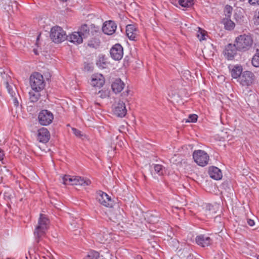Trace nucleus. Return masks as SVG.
<instances>
[{
  "label": "nucleus",
  "mask_w": 259,
  "mask_h": 259,
  "mask_svg": "<svg viewBox=\"0 0 259 259\" xmlns=\"http://www.w3.org/2000/svg\"><path fill=\"white\" fill-rule=\"evenodd\" d=\"M255 54H259V43L256 46Z\"/></svg>",
  "instance_id": "45"
},
{
  "label": "nucleus",
  "mask_w": 259,
  "mask_h": 259,
  "mask_svg": "<svg viewBox=\"0 0 259 259\" xmlns=\"http://www.w3.org/2000/svg\"><path fill=\"white\" fill-rule=\"evenodd\" d=\"M62 183L64 185H75L78 186L79 188L76 189H86V187L90 186L91 181L87 178L80 176H71L70 175H64L62 178Z\"/></svg>",
  "instance_id": "2"
},
{
  "label": "nucleus",
  "mask_w": 259,
  "mask_h": 259,
  "mask_svg": "<svg viewBox=\"0 0 259 259\" xmlns=\"http://www.w3.org/2000/svg\"><path fill=\"white\" fill-rule=\"evenodd\" d=\"M193 158L194 161L201 166H204L208 164L209 157L207 153L203 150H198L194 151Z\"/></svg>",
  "instance_id": "7"
},
{
  "label": "nucleus",
  "mask_w": 259,
  "mask_h": 259,
  "mask_svg": "<svg viewBox=\"0 0 259 259\" xmlns=\"http://www.w3.org/2000/svg\"><path fill=\"white\" fill-rule=\"evenodd\" d=\"M29 83L33 91L40 92L44 89L46 85L43 76L38 72H34L31 75Z\"/></svg>",
  "instance_id": "4"
},
{
  "label": "nucleus",
  "mask_w": 259,
  "mask_h": 259,
  "mask_svg": "<svg viewBox=\"0 0 259 259\" xmlns=\"http://www.w3.org/2000/svg\"><path fill=\"white\" fill-rule=\"evenodd\" d=\"M208 174L211 178L215 180H220L223 177L221 169L216 166H210L208 168Z\"/></svg>",
  "instance_id": "18"
},
{
  "label": "nucleus",
  "mask_w": 259,
  "mask_h": 259,
  "mask_svg": "<svg viewBox=\"0 0 259 259\" xmlns=\"http://www.w3.org/2000/svg\"><path fill=\"white\" fill-rule=\"evenodd\" d=\"M18 4L16 1L10 2L8 8H5L7 11L12 13H15L18 10Z\"/></svg>",
  "instance_id": "27"
},
{
  "label": "nucleus",
  "mask_w": 259,
  "mask_h": 259,
  "mask_svg": "<svg viewBox=\"0 0 259 259\" xmlns=\"http://www.w3.org/2000/svg\"><path fill=\"white\" fill-rule=\"evenodd\" d=\"M98 256V252L96 251H94L91 252L90 254L88 255V257L89 259H94L92 258V257H96L97 258Z\"/></svg>",
  "instance_id": "37"
},
{
  "label": "nucleus",
  "mask_w": 259,
  "mask_h": 259,
  "mask_svg": "<svg viewBox=\"0 0 259 259\" xmlns=\"http://www.w3.org/2000/svg\"><path fill=\"white\" fill-rule=\"evenodd\" d=\"M50 139L49 131L45 127H42L38 131L37 140L42 143H47Z\"/></svg>",
  "instance_id": "16"
},
{
  "label": "nucleus",
  "mask_w": 259,
  "mask_h": 259,
  "mask_svg": "<svg viewBox=\"0 0 259 259\" xmlns=\"http://www.w3.org/2000/svg\"><path fill=\"white\" fill-rule=\"evenodd\" d=\"M99 94H100V97L101 98H105L108 96L107 94H106V92L105 91H101L99 92Z\"/></svg>",
  "instance_id": "39"
},
{
  "label": "nucleus",
  "mask_w": 259,
  "mask_h": 259,
  "mask_svg": "<svg viewBox=\"0 0 259 259\" xmlns=\"http://www.w3.org/2000/svg\"><path fill=\"white\" fill-rule=\"evenodd\" d=\"M84 69L87 71H90L93 69V67L89 63H85L84 65Z\"/></svg>",
  "instance_id": "36"
},
{
  "label": "nucleus",
  "mask_w": 259,
  "mask_h": 259,
  "mask_svg": "<svg viewBox=\"0 0 259 259\" xmlns=\"http://www.w3.org/2000/svg\"><path fill=\"white\" fill-rule=\"evenodd\" d=\"M98 34L92 35L93 37L91 38L88 42L89 47L92 48H97L100 46V41Z\"/></svg>",
  "instance_id": "23"
},
{
  "label": "nucleus",
  "mask_w": 259,
  "mask_h": 259,
  "mask_svg": "<svg viewBox=\"0 0 259 259\" xmlns=\"http://www.w3.org/2000/svg\"><path fill=\"white\" fill-rule=\"evenodd\" d=\"M4 155L3 153V151L2 149L0 148V160L3 159V156Z\"/></svg>",
  "instance_id": "44"
},
{
  "label": "nucleus",
  "mask_w": 259,
  "mask_h": 259,
  "mask_svg": "<svg viewBox=\"0 0 259 259\" xmlns=\"http://www.w3.org/2000/svg\"><path fill=\"white\" fill-rule=\"evenodd\" d=\"M114 211L116 213V215L115 216H112L111 217L117 220H120L122 218V216L120 214V208H117L116 209L114 210Z\"/></svg>",
  "instance_id": "35"
},
{
  "label": "nucleus",
  "mask_w": 259,
  "mask_h": 259,
  "mask_svg": "<svg viewBox=\"0 0 259 259\" xmlns=\"http://www.w3.org/2000/svg\"><path fill=\"white\" fill-rule=\"evenodd\" d=\"M73 132L74 134L77 136V137H81L82 136V134L81 133V132L79 131L78 130H77L75 128H72Z\"/></svg>",
  "instance_id": "38"
},
{
  "label": "nucleus",
  "mask_w": 259,
  "mask_h": 259,
  "mask_svg": "<svg viewBox=\"0 0 259 259\" xmlns=\"http://www.w3.org/2000/svg\"><path fill=\"white\" fill-rule=\"evenodd\" d=\"M248 3L251 5H259V0H248Z\"/></svg>",
  "instance_id": "40"
},
{
  "label": "nucleus",
  "mask_w": 259,
  "mask_h": 259,
  "mask_svg": "<svg viewBox=\"0 0 259 259\" xmlns=\"http://www.w3.org/2000/svg\"><path fill=\"white\" fill-rule=\"evenodd\" d=\"M34 53H35L36 55H37V53L36 51L35 50H34Z\"/></svg>",
  "instance_id": "49"
},
{
  "label": "nucleus",
  "mask_w": 259,
  "mask_h": 259,
  "mask_svg": "<svg viewBox=\"0 0 259 259\" xmlns=\"http://www.w3.org/2000/svg\"><path fill=\"white\" fill-rule=\"evenodd\" d=\"M104 83V77L102 74H95L92 76L91 84L92 86L101 88Z\"/></svg>",
  "instance_id": "17"
},
{
  "label": "nucleus",
  "mask_w": 259,
  "mask_h": 259,
  "mask_svg": "<svg viewBox=\"0 0 259 259\" xmlns=\"http://www.w3.org/2000/svg\"><path fill=\"white\" fill-rule=\"evenodd\" d=\"M6 88L11 97H18V92L16 87L14 84H10L8 81L6 82Z\"/></svg>",
  "instance_id": "24"
},
{
  "label": "nucleus",
  "mask_w": 259,
  "mask_h": 259,
  "mask_svg": "<svg viewBox=\"0 0 259 259\" xmlns=\"http://www.w3.org/2000/svg\"><path fill=\"white\" fill-rule=\"evenodd\" d=\"M124 82L120 79L118 78L113 82L111 85L113 91L115 93H119L121 92L124 87Z\"/></svg>",
  "instance_id": "22"
},
{
  "label": "nucleus",
  "mask_w": 259,
  "mask_h": 259,
  "mask_svg": "<svg viewBox=\"0 0 259 259\" xmlns=\"http://www.w3.org/2000/svg\"><path fill=\"white\" fill-rule=\"evenodd\" d=\"M66 40L75 44H80L83 41V39L78 31L67 35Z\"/></svg>",
  "instance_id": "21"
},
{
  "label": "nucleus",
  "mask_w": 259,
  "mask_h": 259,
  "mask_svg": "<svg viewBox=\"0 0 259 259\" xmlns=\"http://www.w3.org/2000/svg\"><path fill=\"white\" fill-rule=\"evenodd\" d=\"M96 199L106 207H112L114 203V198L109 195H97Z\"/></svg>",
  "instance_id": "15"
},
{
  "label": "nucleus",
  "mask_w": 259,
  "mask_h": 259,
  "mask_svg": "<svg viewBox=\"0 0 259 259\" xmlns=\"http://www.w3.org/2000/svg\"><path fill=\"white\" fill-rule=\"evenodd\" d=\"M238 49L235 44H229L227 45L224 50L223 53L225 58L229 60H232L237 54Z\"/></svg>",
  "instance_id": "10"
},
{
  "label": "nucleus",
  "mask_w": 259,
  "mask_h": 259,
  "mask_svg": "<svg viewBox=\"0 0 259 259\" xmlns=\"http://www.w3.org/2000/svg\"><path fill=\"white\" fill-rule=\"evenodd\" d=\"M197 244L201 246L205 247L210 244L211 239L204 235L197 236L195 239Z\"/></svg>",
  "instance_id": "20"
},
{
  "label": "nucleus",
  "mask_w": 259,
  "mask_h": 259,
  "mask_svg": "<svg viewBox=\"0 0 259 259\" xmlns=\"http://www.w3.org/2000/svg\"><path fill=\"white\" fill-rule=\"evenodd\" d=\"M138 31V30L134 25H127L126 27V34L130 40H137Z\"/></svg>",
  "instance_id": "19"
},
{
  "label": "nucleus",
  "mask_w": 259,
  "mask_h": 259,
  "mask_svg": "<svg viewBox=\"0 0 259 259\" xmlns=\"http://www.w3.org/2000/svg\"><path fill=\"white\" fill-rule=\"evenodd\" d=\"M198 116L196 114H190L189 115L187 122H196L197 120Z\"/></svg>",
  "instance_id": "34"
},
{
  "label": "nucleus",
  "mask_w": 259,
  "mask_h": 259,
  "mask_svg": "<svg viewBox=\"0 0 259 259\" xmlns=\"http://www.w3.org/2000/svg\"><path fill=\"white\" fill-rule=\"evenodd\" d=\"M111 57L115 60H120L123 55V48L121 45L116 44L110 49Z\"/></svg>",
  "instance_id": "11"
},
{
  "label": "nucleus",
  "mask_w": 259,
  "mask_h": 259,
  "mask_svg": "<svg viewBox=\"0 0 259 259\" xmlns=\"http://www.w3.org/2000/svg\"><path fill=\"white\" fill-rule=\"evenodd\" d=\"M49 220L46 215L40 214L37 224L35 226L33 232L36 245H38L42 238L45 236L46 232L49 229Z\"/></svg>",
  "instance_id": "1"
},
{
  "label": "nucleus",
  "mask_w": 259,
  "mask_h": 259,
  "mask_svg": "<svg viewBox=\"0 0 259 259\" xmlns=\"http://www.w3.org/2000/svg\"><path fill=\"white\" fill-rule=\"evenodd\" d=\"M245 0H240L241 2H244Z\"/></svg>",
  "instance_id": "53"
},
{
  "label": "nucleus",
  "mask_w": 259,
  "mask_h": 259,
  "mask_svg": "<svg viewBox=\"0 0 259 259\" xmlns=\"http://www.w3.org/2000/svg\"><path fill=\"white\" fill-rule=\"evenodd\" d=\"M116 28V23L113 21L109 20L103 24L102 31L106 34L111 35L115 32Z\"/></svg>",
  "instance_id": "13"
},
{
  "label": "nucleus",
  "mask_w": 259,
  "mask_h": 259,
  "mask_svg": "<svg viewBox=\"0 0 259 259\" xmlns=\"http://www.w3.org/2000/svg\"><path fill=\"white\" fill-rule=\"evenodd\" d=\"M13 100V103L14 104V105L15 107H18L19 105V100H21V97L20 95H18V97H13L11 98Z\"/></svg>",
  "instance_id": "33"
},
{
  "label": "nucleus",
  "mask_w": 259,
  "mask_h": 259,
  "mask_svg": "<svg viewBox=\"0 0 259 259\" xmlns=\"http://www.w3.org/2000/svg\"><path fill=\"white\" fill-rule=\"evenodd\" d=\"M40 92L37 91H30L29 93V99L30 102L35 103L36 102L40 97V94L39 93Z\"/></svg>",
  "instance_id": "25"
},
{
  "label": "nucleus",
  "mask_w": 259,
  "mask_h": 259,
  "mask_svg": "<svg viewBox=\"0 0 259 259\" xmlns=\"http://www.w3.org/2000/svg\"><path fill=\"white\" fill-rule=\"evenodd\" d=\"M257 259H259V255H257Z\"/></svg>",
  "instance_id": "52"
},
{
  "label": "nucleus",
  "mask_w": 259,
  "mask_h": 259,
  "mask_svg": "<svg viewBox=\"0 0 259 259\" xmlns=\"http://www.w3.org/2000/svg\"><path fill=\"white\" fill-rule=\"evenodd\" d=\"M178 3L184 8H190L194 5L193 0H179Z\"/></svg>",
  "instance_id": "28"
},
{
  "label": "nucleus",
  "mask_w": 259,
  "mask_h": 259,
  "mask_svg": "<svg viewBox=\"0 0 259 259\" xmlns=\"http://www.w3.org/2000/svg\"><path fill=\"white\" fill-rule=\"evenodd\" d=\"M78 31L83 39L88 38L90 34L94 35L99 33V28L93 24L90 27L87 24H83L79 28Z\"/></svg>",
  "instance_id": "6"
},
{
  "label": "nucleus",
  "mask_w": 259,
  "mask_h": 259,
  "mask_svg": "<svg viewBox=\"0 0 259 259\" xmlns=\"http://www.w3.org/2000/svg\"><path fill=\"white\" fill-rule=\"evenodd\" d=\"M97 194H102V195H104V194H107V193L100 190V191H99L97 192Z\"/></svg>",
  "instance_id": "47"
},
{
  "label": "nucleus",
  "mask_w": 259,
  "mask_h": 259,
  "mask_svg": "<svg viewBox=\"0 0 259 259\" xmlns=\"http://www.w3.org/2000/svg\"><path fill=\"white\" fill-rule=\"evenodd\" d=\"M229 72L232 78L239 79L244 71L241 65H230L228 66Z\"/></svg>",
  "instance_id": "12"
},
{
  "label": "nucleus",
  "mask_w": 259,
  "mask_h": 259,
  "mask_svg": "<svg viewBox=\"0 0 259 259\" xmlns=\"http://www.w3.org/2000/svg\"><path fill=\"white\" fill-rule=\"evenodd\" d=\"M126 112L127 110L125 103L122 101H119L115 106L114 109V114L118 117H123L125 116Z\"/></svg>",
  "instance_id": "14"
},
{
  "label": "nucleus",
  "mask_w": 259,
  "mask_h": 259,
  "mask_svg": "<svg viewBox=\"0 0 259 259\" xmlns=\"http://www.w3.org/2000/svg\"><path fill=\"white\" fill-rule=\"evenodd\" d=\"M247 222L248 225L251 227L253 226L255 224L254 221L251 219H248Z\"/></svg>",
  "instance_id": "42"
},
{
  "label": "nucleus",
  "mask_w": 259,
  "mask_h": 259,
  "mask_svg": "<svg viewBox=\"0 0 259 259\" xmlns=\"http://www.w3.org/2000/svg\"><path fill=\"white\" fill-rule=\"evenodd\" d=\"M39 123L42 125H48L51 124L54 119L53 113L48 110H42L38 114Z\"/></svg>",
  "instance_id": "9"
},
{
  "label": "nucleus",
  "mask_w": 259,
  "mask_h": 259,
  "mask_svg": "<svg viewBox=\"0 0 259 259\" xmlns=\"http://www.w3.org/2000/svg\"><path fill=\"white\" fill-rule=\"evenodd\" d=\"M8 172H9V174L11 175V172L9 170H8Z\"/></svg>",
  "instance_id": "51"
},
{
  "label": "nucleus",
  "mask_w": 259,
  "mask_h": 259,
  "mask_svg": "<svg viewBox=\"0 0 259 259\" xmlns=\"http://www.w3.org/2000/svg\"><path fill=\"white\" fill-rule=\"evenodd\" d=\"M251 63L255 67H259V54H255L253 55Z\"/></svg>",
  "instance_id": "31"
},
{
  "label": "nucleus",
  "mask_w": 259,
  "mask_h": 259,
  "mask_svg": "<svg viewBox=\"0 0 259 259\" xmlns=\"http://www.w3.org/2000/svg\"><path fill=\"white\" fill-rule=\"evenodd\" d=\"M130 92V91L128 90L126 91L125 92H123L122 93V96H128L129 95Z\"/></svg>",
  "instance_id": "46"
},
{
  "label": "nucleus",
  "mask_w": 259,
  "mask_h": 259,
  "mask_svg": "<svg viewBox=\"0 0 259 259\" xmlns=\"http://www.w3.org/2000/svg\"><path fill=\"white\" fill-rule=\"evenodd\" d=\"M51 39L55 43H61L66 40L67 34L60 26H56L51 28L50 35Z\"/></svg>",
  "instance_id": "5"
},
{
  "label": "nucleus",
  "mask_w": 259,
  "mask_h": 259,
  "mask_svg": "<svg viewBox=\"0 0 259 259\" xmlns=\"http://www.w3.org/2000/svg\"><path fill=\"white\" fill-rule=\"evenodd\" d=\"M7 198H9V196H5V195L4 199H6Z\"/></svg>",
  "instance_id": "48"
},
{
  "label": "nucleus",
  "mask_w": 259,
  "mask_h": 259,
  "mask_svg": "<svg viewBox=\"0 0 259 259\" xmlns=\"http://www.w3.org/2000/svg\"><path fill=\"white\" fill-rule=\"evenodd\" d=\"M204 36H205L204 34L202 33H201V36H200L199 34H198V35H197L198 37L199 38V40L200 41L205 39Z\"/></svg>",
  "instance_id": "43"
},
{
  "label": "nucleus",
  "mask_w": 259,
  "mask_h": 259,
  "mask_svg": "<svg viewBox=\"0 0 259 259\" xmlns=\"http://www.w3.org/2000/svg\"><path fill=\"white\" fill-rule=\"evenodd\" d=\"M223 23L226 30H232L234 28L235 23L230 18L223 19Z\"/></svg>",
  "instance_id": "26"
},
{
  "label": "nucleus",
  "mask_w": 259,
  "mask_h": 259,
  "mask_svg": "<svg viewBox=\"0 0 259 259\" xmlns=\"http://www.w3.org/2000/svg\"><path fill=\"white\" fill-rule=\"evenodd\" d=\"M254 24L255 25L258 26L259 28V11L257 16L255 17L254 19Z\"/></svg>",
  "instance_id": "41"
},
{
  "label": "nucleus",
  "mask_w": 259,
  "mask_h": 259,
  "mask_svg": "<svg viewBox=\"0 0 259 259\" xmlns=\"http://www.w3.org/2000/svg\"><path fill=\"white\" fill-rule=\"evenodd\" d=\"M154 169L156 173L159 176H162L165 172V168L160 164H154Z\"/></svg>",
  "instance_id": "29"
},
{
  "label": "nucleus",
  "mask_w": 259,
  "mask_h": 259,
  "mask_svg": "<svg viewBox=\"0 0 259 259\" xmlns=\"http://www.w3.org/2000/svg\"><path fill=\"white\" fill-rule=\"evenodd\" d=\"M233 8L229 5H226L225 8L224 12L225 13L226 17L227 18H230Z\"/></svg>",
  "instance_id": "32"
},
{
  "label": "nucleus",
  "mask_w": 259,
  "mask_h": 259,
  "mask_svg": "<svg viewBox=\"0 0 259 259\" xmlns=\"http://www.w3.org/2000/svg\"><path fill=\"white\" fill-rule=\"evenodd\" d=\"M97 65L101 68H105L107 65V62L104 56L99 57V60L97 63Z\"/></svg>",
  "instance_id": "30"
},
{
  "label": "nucleus",
  "mask_w": 259,
  "mask_h": 259,
  "mask_svg": "<svg viewBox=\"0 0 259 259\" xmlns=\"http://www.w3.org/2000/svg\"><path fill=\"white\" fill-rule=\"evenodd\" d=\"M40 36V34L38 36L37 38V39L38 40L39 39V37Z\"/></svg>",
  "instance_id": "50"
},
{
  "label": "nucleus",
  "mask_w": 259,
  "mask_h": 259,
  "mask_svg": "<svg viewBox=\"0 0 259 259\" xmlns=\"http://www.w3.org/2000/svg\"><path fill=\"white\" fill-rule=\"evenodd\" d=\"M253 42L252 37L250 35L244 34L237 37L234 42L238 51L245 52L251 48Z\"/></svg>",
  "instance_id": "3"
},
{
  "label": "nucleus",
  "mask_w": 259,
  "mask_h": 259,
  "mask_svg": "<svg viewBox=\"0 0 259 259\" xmlns=\"http://www.w3.org/2000/svg\"><path fill=\"white\" fill-rule=\"evenodd\" d=\"M255 80V76L253 72L250 71H245L237 81L242 86L248 87L252 84Z\"/></svg>",
  "instance_id": "8"
}]
</instances>
